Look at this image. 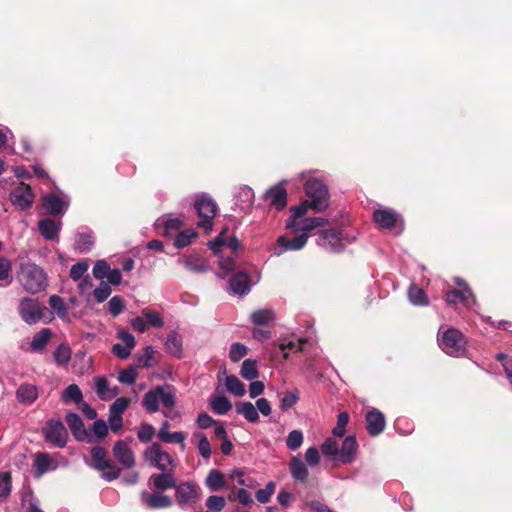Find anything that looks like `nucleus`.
I'll list each match as a JSON object with an SVG mask.
<instances>
[{"label": "nucleus", "mask_w": 512, "mask_h": 512, "mask_svg": "<svg viewBox=\"0 0 512 512\" xmlns=\"http://www.w3.org/2000/svg\"><path fill=\"white\" fill-rule=\"evenodd\" d=\"M18 279L23 288L32 294L41 292L47 285L43 269L32 263L21 265Z\"/></svg>", "instance_id": "1"}, {"label": "nucleus", "mask_w": 512, "mask_h": 512, "mask_svg": "<svg viewBox=\"0 0 512 512\" xmlns=\"http://www.w3.org/2000/svg\"><path fill=\"white\" fill-rule=\"evenodd\" d=\"M305 194L312 204V210L323 212L329 207V191L327 186L319 179H308L304 185Z\"/></svg>", "instance_id": "2"}, {"label": "nucleus", "mask_w": 512, "mask_h": 512, "mask_svg": "<svg viewBox=\"0 0 512 512\" xmlns=\"http://www.w3.org/2000/svg\"><path fill=\"white\" fill-rule=\"evenodd\" d=\"M90 455L93 466L96 470L102 472V477L107 481H113L120 476V468L107 458L106 450L101 446H95L91 449Z\"/></svg>", "instance_id": "3"}, {"label": "nucleus", "mask_w": 512, "mask_h": 512, "mask_svg": "<svg viewBox=\"0 0 512 512\" xmlns=\"http://www.w3.org/2000/svg\"><path fill=\"white\" fill-rule=\"evenodd\" d=\"M194 209L198 217L201 218L197 226L203 228L206 232H210L218 210L216 202L209 197L200 196L194 202Z\"/></svg>", "instance_id": "4"}, {"label": "nucleus", "mask_w": 512, "mask_h": 512, "mask_svg": "<svg viewBox=\"0 0 512 512\" xmlns=\"http://www.w3.org/2000/svg\"><path fill=\"white\" fill-rule=\"evenodd\" d=\"M439 345L446 354L460 357L465 352L466 341L459 330L449 328L442 334Z\"/></svg>", "instance_id": "5"}, {"label": "nucleus", "mask_w": 512, "mask_h": 512, "mask_svg": "<svg viewBox=\"0 0 512 512\" xmlns=\"http://www.w3.org/2000/svg\"><path fill=\"white\" fill-rule=\"evenodd\" d=\"M18 312L25 323L32 325L44 317L47 308L41 305L38 300L25 297L20 301Z\"/></svg>", "instance_id": "6"}, {"label": "nucleus", "mask_w": 512, "mask_h": 512, "mask_svg": "<svg viewBox=\"0 0 512 512\" xmlns=\"http://www.w3.org/2000/svg\"><path fill=\"white\" fill-rule=\"evenodd\" d=\"M45 441L56 447L63 448L68 439V433L60 420H48L42 429Z\"/></svg>", "instance_id": "7"}, {"label": "nucleus", "mask_w": 512, "mask_h": 512, "mask_svg": "<svg viewBox=\"0 0 512 512\" xmlns=\"http://www.w3.org/2000/svg\"><path fill=\"white\" fill-rule=\"evenodd\" d=\"M144 458L161 471H166L168 465L173 466L172 457L158 443H153L144 451Z\"/></svg>", "instance_id": "8"}, {"label": "nucleus", "mask_w": 512, "mask_h": 512, "mask_svg": "<svg viewBox=\"0 0 512 512\" xmlns=\"http://www.w3.org/2000/svg\"><path fill=\"white\" fill-rule=\"evenodd\" d=\"M175 498L179 506L193 505L200 499L198 487L191 482L176 484Z\"/></svg>", "instance_id": "9"}, {"label": "nucleus", "mask_w": 512, "mask_h": 512, "mask_svg": "<svg viewBox=\"0 0 512 512\" xmlns=\"http://www.w3.org/2000/svg\"><path fill=\"white\" fill-rule=\"evenodd\" d=\"M66 423L74 436L78 441H86L87 443H95L94 437L86 430L81 417L74 412H69L66 415Z\"/></svg>", "instance_id": "10"}, {"label": "nucleus", "mask_w": 512, "mask_h": 512, "mask_svg": "<svg viewBox=\"0 0 512 512\" xmlns=\"http://www.w3.org/2000/svg\"><path fill=\"white\" fill-rule=\"evenodd\" d=\"M10 201L21 210L29 209L34 201V194L29 185L20 183L10 192Z\"/></svg>", "instance_id": "11"}, {"label": "nucleus", "mask_w": 512, "mask_h": 512, "mask_svg": "<svg viewBox=\"0 0 512 512\" xmlns=\"http://www.w3.org/2000/svg\"><path fill=\"white\" fill-rule=\"evenodd\" d=\"M365 427L372 437L380 435L386 426L385 416L376 408H371L365 416Z\"/></svg>", "instance_id": "12"}, {"label": "nucleus", "mask_w": 512, "mask_h": 512, "mask_svg": "<svg viewBox=\"0 0 512 512\" xmlns=\"http://www.w3.org/2000/svg\"><path fill=\"white\" fill-rule=\"evenodd\" d=\"M58 467V463L48 453L37 452L34 454L33 468L34 476L39 478L49 471Z\"/></svg>", "instance_id": "13"}, {"label": "nucleus", "mask_w": 512, "mask_h": 512, "mask_svg": "<svg viewBox=\"0 0 512 512\" xmlns=\"http://www.w3.org/2000/svg\"><path fill=\"white\" fill-rule=\"evenodd\" d=\"M264 199L269 201L278 211L283 210L287 206V190L284 184L278 183L272 186L264 195Z\"/></svg>", "instance_id": "14"}, {"label": "nucleus", "mask_w": 512, "mask_h": 512, "mask_svg": "<svg viewBox=\"0 0 512 512\" xmlns=\"http://www.w3.org/2000/svg\"><path fill=\"white\" fill-rule=\"evenodd\" d=\"M177 479L172 472L163 471L154 473L148 479V484L153 486L157 492L165 491L176 487Z\"/></svg>", "instance_id": "15"}, {"label": "nucleus", "mask_w": 512, "mask_h": 512, "mask_svg": "<svg viewBox=\"0 0 512 512\" xmlns=\"http://www.w3.org/2000/svg\"><path fill=\"white\" fill-rule=\"evenodd\" d=\"M140 498L141 502L149 509H162L172 506L171 498L157 491L151 494L143 491Z\"/></svg>", "instance_id": "16"}, {"label": "nucleus", "mask_w": 512, "mask_h": 512, "mask_svg": "<svg viewBox=\"0 0 512 512\" xmlns=\"http://www.w3.org/2000/svg\"><path fill=\"white\" fill-rule=\"evenodd\" d=\"M308 238L309 235L306 233H301L299 236L293 239H289L286 236H279L277 239V244L281 247V249L279 251H275L274 254L279 256L287 250H300L306 245Z\"/></svg>", "instance_id": "17"}, {"label": "nucleus", "mask_w": 512, "mask_h": 512, "mask_svg": "<svg viewBox=\"0 0 512 512\" xmlns=\"http://www.w3.org/2000/svg\"><path fill=\"white\" fill-rule=\"evenodd\" d=\"M373 220L380 228L391 230L396 226L399 215L393 210L376 209L373 212Z\"/></svg>", "instance_id": "18"}, {"label": "nucleus", "mask_w": 512, "mask_h": 512, "mask_svg": "<svg viewBox=\"0 0 512 512\" xmlns=\"http://www.w3.org/2000/svg\"><path fill=\"white\" fill-rule=\"evenodd\" d=\"M113 454L117 460L127 468H131L135 465L134 453L124 441L119 440L114 444Z\"/></svg>", "instance_id": "19"}, {"label": "nucleus", "mask_w": 512, "mask_h": 512, "mask_svg": "<svg viewBox=\"0 0 512 512\" xmlns=\"http://www.w3.org/2000/svg\"><path fill=\"white\" fill-rule=\"evenodd\" d=\"M358 444L355 436H347L342 443L341 450L339 451V460L343 464L351 463L356 455Z\"/></svg>", "instance_id": "20"}, {"label": "nucleus", "mask_w": 512, "mask_h": 512, "mask_svg": "<svg viewBox=\"0 0 512 512\" xmlns=\"http://www.w3.org/2000/svg\"><path fill=\"white\" fill-rule=\"evenodd\" d=\"M250 277L245 272H238L229 280L231 290L238 295L247 294L250 291Z\"/></svg>", "instance_id": "21"}, {"label": "nucleus", "mask_w": 512, "mask_h": 512, "mask_svg": "<svg viewBox=\"0 0 512 512\" xmlns=\"http://www.w3.org/2000/svg\"><path fill=\"white\" fill-rule=\"evenodd\" d=\"M162 386H156L145 393L142 400L143 407L150 413H155L159 410V402L161 400Z\"/></svg>", "instance_id": "22"}, {"label": "nucleus", "mask_w": 512, "mask_h": 512, "mask_svg": "<svg viewBox=\"0 0 512 512\" xmlns=\"http://www.w3.org/2000/svg\"><path fill=\"white\" fill-rule=\"evenodd\" d=\"M38 229L46 240H55L58 238L60 224L50 218H46L38 222Z\"/></svg>", "instance_id": "23"}, {"label": "nucleus", "mask_w": 512, "mask_h": 512, "mask_svg": "<svg viewBox=\"0 0 512 512\" xmlns=\"http://www.w3.org/2000/svg\"><path fill=\"white\" fill-rule=\"evenodd\" d=\"M42 206L50 215H59L62 213L64 202L56 194H46L42 197Z\"/></svg>", "instance_id": "24"}, {"label": "nucleus", "mask_w": 512, "mask_h": 512, "mask_svg": "<svg viewBox=\"0 0 512 512\" xmlns=\"http://www.w3.org/2000/svg\"><path fill=\"white\" fill-rule=\"evenodd\" d=\"M17 400L25 405L32 404L38 397V389L32 384H22L16 391Z\"/></svg>", "instance_id": "25"}, {"label": "nucleus", "mask_w": 512, "mask_h": 512, "mask_svg": "<svg viewBox=\"0 0 512 512\" xmlns=\"http://www.w3.org/2000/svg\"><path fill=\"white\" fill-rule=\"evenodd\" d=\"M308 209H312V204L309 200H304L299 205L292 206L290 208L292 214L286 222V227L293 230L300 223L297 222V220L303 217L307 213Z\"/></svg>", "instance_id": "26"}, {"label": "nucleus", "mask_w": 512, "mask_h": 512, "mask_svg": "<svg viewBox=\"0 0 512 512\" xmlns=\"http://www.w3.org/2000/svg\"><path fill=\"white\" fill-rule=\"evenodd\" d=\"M320 239L323 241V243H328L335 252H340L342 250V244H341V233L332 228V229H326V230H320L318 232Z\"/></svg>", "instance_id": "27"}, {"label": "nucleus", "mask_w": 512, "mask_h": 512, "mask_svg": "<svg viewBox=\"0 0 512 512\" xmlns=\"http://www.w3.org/2000/svg\"><path fill=\"white\" fill-rule=\"evenodd\" d=\"M328 224V219L324 217H310L300 222L294 229V232L301 231L308 234L316 228L324 227Z\"/></svg>", "instance_id": "28"}, {"label": "nucleus", "mask_w": 512, "mask_h": 512, "mask_svg": "<svg viewBox=\"0 0 512 512\" xmlns=\"http://www.w3.org/2000/svg\"><path fill=\"white\" fill-rule=\"evenodd\" d=\"M472 295V292L468 285H465L464 289H452L448 290L445 294V301L449 305H456L457 303H465L468 298Z\"/></svg>", "instance_id": "29"}, {"label": "nucleus", "mask_w": 512, "mask_h": 512, "mask_svg": "<svg viewBox=\"0 0 512 512\" xmlns=\"http://www.w3.org/2000/svg\"><path fill=\"white\" fill-rule=\"evenodd\" d=\"M155 351L152 346H147L144 349L143 354L135 355V364L136 368H151L157 365V361L154 357Z\"/></svg>", "instance_id": "30"}, {"label": "nucleus", "mask_w": 512, "mask_h": 512, "mask_svg": "<svg viewBox=\"0 0 512 512\" xmlns=\"http://www.w3.org/2000/svg\"><path fill=\"white\" fill-rule=\"evenodd\" d=\"M290 472L295 480L305 482L308 479V469L298 457H293L289 463Z\"/></svg>", "instance_id": "31"}, {"label": "nucleus", "mask_w": 512, "mask_h": 512, "mask_svg": "<svg viewBox=\"0 0 512 512\" xmlns=\"http://www.w3.org/2000/svg\"><path fill=\"white\" fill-rule=\"evenodd\" d=\"M205 484L211 491H219L226 484L225 476L221 471L212 469L205 479Z\"/></svg>", "instance_id": "32"}, {"label": "nucleus", "mask_w": 512, "mask_h": 512, "mask_svg": "<svg viewBox=\"0 0 512 512\" xmlns=\"http://www.w3.org/2000/svg\"><path fill=\"white\" fill-rule=\"evenodd\" d=\"M236 412L242 415L249 422H257L259 414L256 407L251 402H237L235 404Z\"/></svg>", "instance_id": "33"}, {"label": "nucleus", "mask_w": 512, "mask_h": 512, "mask_svg": "<svg viewBox=\"0 0 512 512\" xmlns=\"http://www.w3.org/2000/svg\"><path fill=\"white\" fill-rule=\"evenodd\" d=\"M52 336V331L49 328H43L38 333L33 336L31 342V349L36 352H40L44 350L47 346L50 338Z\"/></svg>", "instance_id": "34"}, {"label": "nucleus", "mask_w": 512, "mask_h": 512, "mask_svg": "<svg viewBox=\"0 0 512 512\" xmlns=\"http://www.w3.org/2000/svg\"><path fill=\"white\" fill-rule=\"evenodd\" d=\"M166 350L173 356L180 357L182 354V339L175 331H171L165 343Z\"/></svg>", "instance_id": "35"}, {"label": "nucleus", "mask_w": 512, "mask_h": 512, "mask_svg": "<svg viewBox=\"0 0 512 512\" xmlns=\"http://www.w3.org/2000/svg\"><path fill=\"white\" fill-rule=\"evenodd\" d=\"M210 406L213 412L218 415H224L232 409V403L226 396L212 397Z\"/></svg>", "instance_id": "36"}, {"label": "nucleus", "mask_w": 512, "mask_h": 512, "mask_svg": "<svg viewBox=\"0 0 512 512\" xmlns=\"http://www.w3.org/2000/svg\"><path fill=\"white\" fill-rule=\"evenodd\" d=\"M274 320V312L270 309H259L251 314V321L255 325L267 326Z\"/></svg>", "instance_id": "37"}, {"label": "nucleus", "mask_w": 512, "mask_h": 512, "mask_svg": "<svg viewBox=\"0 0 512 512\" xmlns=\"http://www.w3.org/2000/svg\"><path fill=\"white\" fill-rule=\"evenodd\" d=\"M240 374L246 380L253 381L256 379L259 375L257 362L252 359H245L242 363Z\"/></svg>", "instance_id": "38"}, {"label": "nucleus", "mask_w": 512, "mask_h": 512, "mask_svg": "<svg viewBox=\"0 0 512 512\" xmlns=\"http://www.w3.org/2000/svg\"><path fill=\"white\" fill-rule=\"evenodd\" d=\"M83 399L82 392L77 384H71L62 392V400L64 402L81 403Z\"/></svg>", "instance_id": "39"}, {"label": "nucleus", "mask_w": 512, "mask_h": 512, "mask_svg": "<svg viewBox=\"0 0 512 512\" xmlns=\"http://www.w3.org/2000/svg\"><path fill=\"white\" fill-rule=\"evenodd\" d=\"M193 439L199 440L197 448H198L200 455L205 459H209L211 456L212 450H211L210 442H209L208 438L206 437V435L201 432H195L192 435V440Z\"/></svg>", "instance_id": "40"}, {"label": "nucleus", "mask_w": 512, "mask_h": 512, "mask_svg": "<svg viewBox=\"0 0 512 512\" xmlns=\"http://www.w3.org/2000/svg\"><path fill=\"white\" fill-rule=\"evenodd\" d=\"M408 297H409V300L414 305H427V303H428L427 296H426V293L424 292V290L415 284H412L409 287Z\"/></svg>", "instance_id": "41"}, {"label": "nucleus", "mask_w": 512, "mask_h": 512, "mask_svg": "<svg viewBox=\"0 0 512 512\" xmlns=\"http://www.w3.org/2000/svg\"><path fill=\"white\" fill-rule=\"evenodd\" d=\"M185 268L194 273H205L207 265L202 258L189 256L184 260Z\"/></svg>", "instance_id": "42"}, {"label": "nucleus", "mask_w": 512, "mask_h": 512, "mask_svg": "<svg viewBox=\"0 0 512 512\" xmlns=\"http://www.w3.org/2000/svg\"><path fill=\"white\" fill-rule=\"evenodd\" d=\"M225 385L230 393L238 397L243 396L246 392L245 385L235 375L227 376Z\"/></svg>", "instance_id": "43"}, {"label": "nucleus", "mask_w": 512, "mask_h": 512, "mask_svg": "<svg viewBox=\"0 0 512 512\" xmlns=\"http://www.w3.org/2000/svg\"><path fill=\"white\" fill-rule=\"evenodd\" d=\"M50 307L56 312L57 316L61 319L68 318V309L63 299L58 295H52L49 298Z\"/></svg>", "instance_id": "44"}, {"label": "nucleus", "mask_w": 512, "mask_h": 512, "mask_svg": "<svg viewBox=\"0 0 512 512\" xmlns=\"http://www.w3.org/2000/svg\"><path fill=\"white\" fill-rule=\"evenodd\" d=\"M54 360L59 366H66L71 359V349L66 344H60L55 350Z\"/></svg>", "instance_id": "45"}, {"label": "nucleus", "mask_w": 512, "mask_h": 512, "mask_svg": "<svg viewBox=\"0 0 512 512\" xmlns=\"http://www.w3.org/2000/svg\"><path fill=\"white\" fill-rule=\"evenodd\" d=\"M198 233L193 229H187L177 234L174 245L177 248H183L188 246L193 239L197 238Z\"/></svg>", "instance_id": "46"}, {"label": "nucleus", "mask_w": 512, "mask_h": 512, "mask_svg": "<svg viewBox=\"0 0 512 512\" xmlns=\"http://www.w3.org/2000/svg\"><path fill=\"white\" fill-rule=\"evenodd\" d=\"M94 236L92 233H79L76 238V247L80 252H88L94 245Z\"/></svg>", "instance_id": "47"}, {"label": "nucleus", "mask_w": 512, "mask_h": 512, "mask_svg": "<svg viewBox=\"0 0 512 512\" xmlns=\"http://www.w3.org/2000/svg\"><path fill=\"white\" fill-rule=\"evenodd\" d=\"M138 377L137 368L134 365L128 366L118 374V381L122 384L132 385Z\"/></svg>", "instance_id": "48"}, {"label": "nucleus", "mask_w": 512, "mask_h": 512, "mask_svg": "<svg viewBox=\"0 0 512 512\" xmlns=\"http://www.w3.org/2000/svg\"><path fill=\"white\" fill-rule=\"evenodd\" d=\"M159 439L164 443H178L180 444L182 450L185 449V434L183 432H173V433H158Z\"/></svg>", "instance_id": "49"}, {"label": "nucleus", "mask_w": 512, "mask_h": 512, "mask_svg": "<svg viewBox=\"0 0 512 512\" xmlns=\"http://www.w3.org/2000/svg\"><path fill=\"white\" fill-rule=\"evenodd\" d=\"M12 478L10 473H0V502L5 501L11 492Z\"/></svg>", "instance_id": "50"}, {"label": "nucleus", "mask_w": 512, "mask_h": 512, "mask_svg": "<svg viewBox=\"0 0 512 512\" xmlns=\"http://www.w3.org/2000/svg\"><path fill=\"white\" fill-rule=\"evenodd\" d=\"M142 315L146 319V323L152 327L160 328L164 325L163 318L161 317L160 313L155 310L144 308L142 310Z\"/></svg>", "instance_id": "51"}, {"label": "nucleus", "mask_w": 512, "mask_h": 512, "mask_svg": "<svg viewBox=\"0 0 512 512\" xmlns=\"http://www.w3.org/2000/svg\"><path fill=\"white\" fill-rule=\"evenodd\" d=\"M299 400V393L297 390L293 392H286L280 399V408L285 411L293 407Z\"/></svg>", "instance_id": "52"}, {"label": "nucleus", "mask_w": 512, "mask_h": 512, "mask_svg": "<svg viewBox=\"0 0 512 512\" xmlns=\"http://www.w3.org/2000/svg\"><path fill=\"white\" fill-rule=\"evenodd\" d=\"M302 442L303 434L299 430L291 431L286 439V445L292 451L297 450L302 445Z\"/></svg>", "instance_id": "53"}, {"label": "nucleus", "mask_w": 512, "mask_h": 512, "mask_svg": "<svg viewBox=\"0 0 512 512\" xmlns=\"http://www.w3.org/2000/svg\"><path fill=\"white\" fill-rule=\"evenodd\" d=\"M226 505L225 498L223 496L212 495L206 500V507L214 512H220Z\"/></svg>", "instance_id": "54"}, {"label": "nucleus", "mask_w": 512, "mask_h": 512, "mask_svg": "<svg viewBox=\"0 0 512 512\" xmlns=\"http://www.w3.org/2000/svg\"><path fill=\"white\" fill-rule=\"evenodd\" d=\"M112 289L105 281H101L100 285L94 290L93 295L97 302H104L110 295Z\"/></svg>", "instance_id": "55"}, {"label": "nucleus", "mask_w": 512, "mask_h": 512, "mask_svg": "<svg viewBox=\"0 0 512 512\" xmlns=\"http://www.w3.org/2000/svg\"><path fill=\"white\" fill-rule=\"evenodd\" d=\"M91 431L93 432L94 436L99 440L104 439L109 432L107 423L103 419L95 420L91 426Z\"/></svg>", "instance_id": "56"}, {"label": "nucleus", "mask_w": 512, "mask_h": 512, "mask_svg": "<svg viewBox=\"0 0 512 512\" xmlns=\"http://www.w3.org/2000/svg\"><path fill=\"white\" fill-rule=\"evenodd\" d=\"M124 300L120 296H113L108 302V309L113 317L118 316L124 310Z\"/></svg>", "instance_id": "57"}, {"label": "nucleus", "mask_w": 512, "mask_h": 512, "mask_svg": "<svg viewBox=\"0 0 512 512\" xmlns=\"http://www.w3.org/2000/svg\"><path fill=\"white\" fill-rule=\"evenodd\" d=\"M155 434V428L148 423H142L139 427L137 436L141 442L147 443L152 440Z\"/></svg>", "instance_id": "58"}, {"label": "nucleus", "mask_w": 512, "mask_h": 512, "mask_svg": "<svg viewBox=\"0 0 512 512\" xmlns=\"http://www.w3.org/2000/svg\"><path fill=\"white\" fill-rule=\"evenodd\" d=\"M129 405H130L129 398L119 397L110 405L109 413L116 414V415H122L123 412L128 408Z\"/></svg>", "instance_id": "59"}, {"label": "nucleus", "mask_w": 512, "mask_h": 512, "mask_svg": "<svg viewBox=\"0 0 512 512\" xmlns=\"http://www.w3.org/2000/svg\"><path fill=\"white\" fill-rule=\"evenodd\" d=\"M248 348L241 343H233L230 347L229 357L231 361L238 362L244 356H246Z\"/></svg>", "instance_id": "60"}, {"label": "nucleus", "mask_w": 512, "mask_h": 512, "mask_svg": "<svg viewBox=\"0 0 512 512\" xmlns=\"http://www.w3.org/2000/svg\"><path fill=\"white\" fill-rule=\"evenodd\" d=\"M88 267L89 266L85 261L77 262L76 264L72 265L70 269V278L74 281L80 280L84 277Z\"/></svg>", "instance_id": "61"}, {"label": "nucleus", "mask_w": 512, "mask_h": 512, "mask_svg": "<svg viewBox=\"0 0 512 512\" xmlns=\"http://www.w3.org/2000/svg\"><path fill=\"white\" fill-rule=\"evenodd\" d=\"M321 451L327 456H336L339 454V446L336 440L327 438L321 446Z\"/></svg>", "instance_id": "62"}, {"label": "nucleus", "mask_w": 512, "mask_h": 512, "mask_svg": "<svg viewBox=\"0 0 512 512\" xmlns=\"http://www.w3.org/2000/svg\"><path fill=\"white\" fill-rule=\"evenodd\" d=\"M110 269V265L105 260H98L93 267V275L97 279L106 278Z\"/></svg>", "instance_id": "63"}, {"label": "nucleus", "mask_w": 512, "mask_h": 512, "mask_svg": "<svg viewBox=\"0 0 512 512\" xmlns=\"http://www.w3.org/2000/svg\"><path fill=\"white\" fill-rule=\"evenodd\" d=\"M95 388L98 397L102 400H106L108 397L106 393L108 392V381L105 377H97L95 378Z\"/></svg>", "instance_id": "64"}]
</instances>
